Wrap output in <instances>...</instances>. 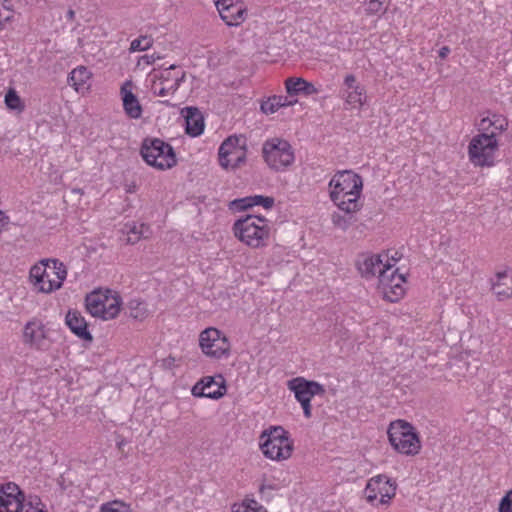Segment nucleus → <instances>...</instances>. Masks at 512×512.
Returning a JSON list of instances; mask_svg holds the SVG:
<instances>
[{
    "label": "nucleus",
    "mask_w": 512,
    "mask_h": 512,
    "mask_svg": "<svg viewBox=\"0 0 512 512\" xmlns=\"http://www.w3.org/2000/svg\"><path fill=\"white\" fill-rule=\"evenodd\" d=\"M46 260L42 261V265H35L30 270V278L33 284L39 289L43 282L44 273L46 271Z\"/></svg>",
    "instance_id": "2f4dec72"
},
{
    "label": "nucleus",
    "mask_w": 512,
    "mask_h": 512,
    "mask_svg": "<svg viewBox=\"0 0 512 512\" xmlns=\"http://www.w3.org/2000/svg\"><path fill=\"white\" fill-rule=\"evenodd\" d=\"M247 138L244 135L227 137L218 149V162L224 169H237L246 163Z\"/></svg>",
    "instance_id": "1a4fd4ad"
},
{
    "label": "nucleus",
    "mask_w": 512,
    "mask_h": 512,
    "mask_svg": "<svg viewBox=\"0 0 512 512\" xmlns=\"http://www.w3.org/2000/svg\"><path fill=\"white\" fill-rule=\"evenodd\" d=\"M450 53V48L448 46H443L439 50V57L441 59H445Z\"/></svg>",
    "instance_id": "a18cd8bd"
},
{
    "label": "nucleus",
    "mask_w": 512,
    "mask_h": 512,
    "mask_svg": "<svg viewBox=\"0 0 512 512\" xmlns=\"http://www.w3.org/2000/svg\"><path fill=\"white\" fill-rule=\"evenodd\" d=\"M234 512H267V510L255 500H245Z\"/></svg>",
    "instance_id": "72a5a7b5"
},
{
    "label": "nucleus",
    "mask_w": 512,
    "mask_h": 512,
    "mask_svg": "<svg viewBox=\"0 0 512 512\" xmlns=\"http://www.w3.org/2000/svg\"><path fill=\"white\" fill-rule=\"evenodd\" d=\"M131 316L133 318H142L145 315L146 309L142 302L133 300L130 302Z\"/></svg>",
    "instance_id": "58836bf2"
},
{
    "label": "nucleus",
    "mask_w": 512,
    "mask_h": 512,
    "mask_svg": "<svg viewBox=\"0 0 512 512\" xmlns=\"http://www.w3.org/2000/svg\"><path fill=\"white\" fill-rule=\"evenodd\" d=\"M364 7L368 15L385 13L387 10L386 0H364Z\"/></svg>",
    "instance_id": "c756f323"
},
{
    "label": "nucleus",
    "mask_w": 512,
    "mask_h": 512,
    "mask_svg": "<svg viewBox=\"0 0 512 512\" xmlns=\"http://www.w3.org/2000/svg\"><path fill=\"white\" fill-rule=\"evenodd\" d=\"M23 338L25 343L36 349L46 350L49 347L47 330L39 319L34 318L26 323Z\"/></svg>",
    "instance_id": "a211bd4d"
},
{
    "label": "nucleus",
    "mask_w": 512,
    "mask_h": 512,
    "mask_svg": "<svg viewBox=\"0 0 512 512\" xmlns=\"http://www.w3.org/2000/svg\"><path fill=\"white\" fill-rule=\"evenodd\" d=\"M140 153L148 165L158 170L170 169L177 164L173 147L159 138L144 139Z\"/></svg>",
    "instance_id": "0eeeda50"
},
{
    "label": "nucleus",
    "mask_w": 512,
    "mask_h": 512,
    "mask_svg": "<svg viewBox=\"0 0 512 512\" xmlns=\"http://www.w3.org/2000/svg\"><path fill=\"white\" fill-rule=\"evenodd\" d=\"M262 157L268 167L274 171H283L295 160L291 144L281 138L267 139L262 146Z\"/></svg>",
    "instance_id": "6e6552de"
},
{
    "label": "nucleus",
    "mask_w": 512,
    "mask_h": 512,
    "mask_svg": "<svg viewBox=\"0 0 512 512\" xmlns=\"http://www.w3.org/2000/svg\"><path fill=\"white\" fill-rule=\"evenodd\" d=\"M254 204L255 206L261 205L265 209H271L275 204V200L270 196L254 195Z\"/></svg>",
    "instance_id": "ea45409f"
},
{
    "label": "nucleus",
    "mask_w": 512,
    "mask_h": 512,
    "mask_svg": "<svg viewBox=\"0 0 512 512\" xmlns=\"http://www.w3.org/2000/svg\"><path fill=\"white\" fill-rule=\"evenodd\" d=\"M498 146V139L495 138V135H475L468 145V156L470 162L474 166L479 167L493 166Z\"/></svg>",
    "instance_id": "9d476101"
},
{
    "label": "nucleus",
    "mask_w": 512,
    "mask_h": 512,
    "mask_svg": "<svg viewBox=\"0 0 512 512\" xmlns=\"http://www.w3.org/2000/svg\"><path fill=\"white\" fill-rule=\"evenodd\" d=\"M492 290L499 300L512 297V275L506 271L498 272L492 280Z\"/></svg>",
    "instance_id": "bb28decb"
},
{
    "label": "nucleus",
    "mask_w": 512,
    "mask_h": 512,
    "mask_svg": "<svg viewBox=\"0 0 512 512\" xmlns=\"http://www.w3.org/2000/svg\"><path fill=\"white\" fill-rule=\"evenodd\" d=\"M215 6L228 26H239L246 19L247 10L238 0H215Z\"/></svg>",
    "instance_id": "f3484780"
},
{
    "label": "nucleus",
    "mask_w": 512,
    "mask_h": 512,
    "mask_svg": "<svg viewBox=\"0 0 512 512\" xmlns=\"http://www.w3.org/2000/svg\"><path fill=\"white\" fill-rule=\"evenodd\" d=\"M8 220V217L4 214L3 211L0 210V221Z\"/></svg>",
    "instance_id": "8fccbe9b"
},
{
    "label": "nucleus",
    "mask_w": 512,
    "mask_h": 512,
    "mask_svg": "<svg viewBox=\"0 0 512 512\" xmlns=\"http://www.w3.org/2000/svg\"><path fill=\"white\" fill-rule=\"evenodd\" d=\"M232 205L235 206L238 210H247L252 208L255 206L254 195L236 199L232 202Z\"/></svg>",
    "instance_id": "4c0bfd02"
},
{
    "label": "nucleus",
    "mask_w": 512,
    "mask_h": 512,
    "mask_svg": "<svg viewBox=\"0 0 512 512\" xmlns=\"http://www.w3.org/2000/svg\"><path fill=\"white\" fill-rule=\"evenodd\" d=\"M126 228L128 234L127 241L131 244L137 243L142 237H148L150 232L149 226L144 223L136 224L133 222L132 224H126Z\"/></svg>",
    "instance_id": "cd10ccee"
},
{
    "label": "nucleus",
    "mask_w": 512,
    "mask_h": 512,
    "mask_svg": "<svg viewBox=\"0 0 512 512\" xmlns=\"http://www.w3.org/2000/svg\"><path fill=\"white\" fill-rule=\"evenodd\" d=\"M479 134L495 135V138L508 128V120L498 113L488 112L487 116L481 118L476 124Z\"/></svg>",
    "instance_id": "412c9836"
},
{
    "label": "nucleus",
    "mask_w": 512,
    "mask_h": 512,
    "mask_svg": "<svg viewBox=\"0 0 512 512\" xmlns=\"http://www.w3.org/2000/svg\"><path fill=\"white\" fill-rule=\"evenodd\" d=\"M8 223V220L0 221V233L2 232L3 227Z\"/></svg>",
    "instance_id": "603ef678"
},
{
    "label": "nucleus",
    "mask_w": 512,
    "mask_h": 512,
    "mask_svg": "<svg viewBox=\"0 0 512 512\" xmlns=\"http://www.w3.org/2000/svg\"><path fill=\"white\" fill-rule=\"evenodd\" d=\"M0 512H47L37 496L25 500L23 492L15 483L0 488Z\"/></svg>",
    "instance_id": "423d86ee"
},
{
    "label": "nucleus",
    "mask_w": 512,
    "mask_h": 512,
    "mask_svg": "<svg viewBox=\"0 0 512 512\" xmlns=\"http://www.w3.org/2000/svg\"><path fill=\"white\" fill-rule=\"evenodd\" d=\"M271 439V440H291L288 432L282 426H273L268 430L262 432L260 440Z\"/></svg>",
    "instance_id": "c85d7f7f"
},
{
    "label": "nucleus",
    "mask_w": 512,
    "mask_h": 512,
    "mask_svg": "<svg viewBox=\"0 0 512 512\" xmlns=\"http://www.w3.org/2000/svg\"><path fill=\"white\" fill-rule=\"evenodd\" d=\"M174 358H167L163 360V364L165 367H171L174 363Z\"/></svg>",
    "instance_id": "de8ad7c7"
},
{
    "label": "nucleus",
    "mask_w": 512,
    "mask_h": 512,
    "mask_svg": "<svg viewBox=\"0 0 512 512\" xmlns=\"http://www.w3.org/2000/svg\"><path fill=\"white\" fill-rule=\"evenodd\" d=\"M65 322L69 329L80 339L92 341L93 337L88 331L87 322L81 313L77 310H69Z\"/></svg>",
    "instance_id": "5701e85b"
},
{
    "label": "nucleus",
    "mask_w": 512,
    "mask_h": 512,
    "mask_svg": "<svg viewBox=\"0 0 512 512\" xmlns=\"http://www.w3.org/2000/svg\"><path fill=\"white\" fill-rule=\"evenodd\" d=\"M159 59H161V56L156 53L143 56V60L149 65L154 64Z\"/></svg>",
    "instance_id": "c03bdc74"
},
{
    "label": "nucleus",
    "mask_w": 512,
    "mask_h": 512,
    "mask_svg": "<svg viewBox=\"0 0 512 512\" xmlns=\"http://www.w3.org/2000/svg\"><path fill=\"white\" fill-rule=\"evenodd\" d=\"M340 97L349 108L360 109L366 103V89L353 74H347L340 88Z\"/></svg>",
    "instance_id": "2eb2a0df"
},
{
    "label": "nucleus",
    "mask_w": 512,
    "mask_h": 512,
    "mask_svg": "<svg viewBox=\"0 0 512 512\" xmlns=\"http://www.w3.org/2000/svg\"><path fill=\"white\" fill-rule=\"evenodd\" d=\"M288 389L294 393L296 400L301 404L306 418L312 416L311 399L316 395H323L325 393L322 384L306 380L303 377L290 380L288 382Z\"/></svg>",
    "instance_id": "f8f14e48"
},
{
    "label": "nucleus",
    "mask_w": 512,
    "mask_h": 512,
    "mask_svg": "<svg viewBox=\"0 0 512 512\" xmlns=\"http://www.w3.org/2000/svg\"><path fill=\"white\" fill-rule=\"evenodd\" d=\"M220 382L215 381L211 376L204 377L197 382L191 392L195 397H206L210 399H219L226 393V386L222 376H219Z\"/></svg>",
    "instance_id": "aec40b11"
},
{
    "label": "nucleus",
    "mask_w": 512,
    "mask_h": 512,
    "mask_svg": "<svg viewBox=\"0 0 512 512\" xmlns=\"http://www.w3.org/2000/svg\"><path fill=\"white\" fill-rule=\"evenodd\" d=\"M5 104L9 109L19 110L23 109L21 98L18 96L15 90H9L5 95Z\"/></svg>",
    "instance_id": "f704fd0d"
},
{
    "label": "nucleus",
    "mask_w": 512,
    "mask_h": 512,
    "mask_svg": "<svg viewBox=\"0 0 512 512\" xmlns=\"http://www.w3.org/2000/svg\"><path fill=\"white\" fill-rule=\"evenodd\" d=\"M46 271L44 273L43 282L39 287V291L43 293H51L60 289L67 277V269L65 265L58 259L46 260Z\"/></svg>",
    "instance_id": "dca6fc26"
},
{
    "label": "nucleus",
    "mask_w": 512,
    "mask_h": 512,
    "mask_svg": "<svg viewBox=\"0 0 512 512\" xmlns=\"http://www.w3.org/2000/svg\"><path fill=\"white\" fill-rule=\"evenodd\" d=\"M352 214L353 213H346L345 215H341L340 213H334L332 215V222L336 227L346 230L352 223Z\"/></svg>",
    "instance_id": "473e14b6"
},
{
    "label": "nucleus",
    "mask_w": 512,
    "mask_h": 512,
    "mask_svg": "<svg viewBox=\"0 0 512 512\" xmlns=\"http://www.w3.org/2000/svg\"><path fill=\"white\" fill-rule=\"evenodd\" d=\"M152 43H153V41L151 38H149L147 36H140L139 38L134 39L131 42L130 51H132V52L145 51L152 46Z\"/></svg>",
    "instance_id": "c9c22d12"
},
{
    "label": "nucleus",
    "mask_w": 512,
    "mask_h": 512,
    "mask_svg": "<svg viewBox=\"0 0 512 512\" xmlns=\"http://www.w3.org/2000/svg\"><path fill=\"white\" fill-rule=\"evenodd\" d=\"M260 448L266 458L275 461L286 460L292 455L293 441L263 439Z\"/></svg>",
    "instance_id": "6ab92c4d"
},
{
    "label": "nucleus",
    "mask_w": 512,
    "mask_h": 512,
    "mask_svg": "<svg viewBox=\"0 0 512 512\" xmlns=\"http://www.w3.org/2000/svg\"><path fill=\"white\" fill-rule=\"evenodd\" d=\"M275 487L273 485H266L263 484L260 486L259 492L262 496V498L269 499L270 498V492L273 491Z\"/></svg>",
    "instance_id": "37998d69"
},
{
    "label": "nucleus",
    "mask_w": 512,
    "mask_h": 512,
    "mask_svg": "<svg viewBox=\"0 0 512 512\" xmlns=\"http://www.w3.org/2000/svg\"><path fill=\"white\" fill-rule=\"evenodd\" d=\"M281 108V104H278L276 100H274V96L267 98L266 100L261 102L260 110L266 114H273L277 112Z\"/></svg>",
    "instance_id": "e433bc0d"
},
{
    "label": "nucleus",
    "mask_w": 512,
    "mask_h": 512,
    "mask_svg": "<svg viewBox=\"0 0 512 512\" xmlns=\"http://www.w3.org/2000/svg\"><path fill=\"white\" fill-rule=\"evenodd\" d=\"M512 508V489L500 500L499 508Z\"/></svg>",
    "instance_id": "79ce46f5"
},
{
    "label": "nucleus",
    "mask_w": 512,
    "mask_h": 512,
    "mask_svg": "<svg viewBox=\"0 0 512 512\" xmlns=\"http://www.w3.org/2000/svg\"><path fill=\"white\" fill-rule=\"evenodd\" d=\"M363 188L360 175L350 170L338 171L329 182L331 201L345 213L361 209L359 198Z\"/></svg>",
    "instance_id": "f03ea898"
},
{
    "label": "nucleus",
    "mask_w": 512,
    "mask_h": 512,
    "mask_svg": "<svg viewBox=\"0 0 512 512\" xmlns=\"http://www.w3.org/2000/svg\"><path fill=\"white\" fill-rule=\"evenodd\" d=\"M66 18L69 20V21H73L74 18H75V11L73 9H69L66 13Z\"/></svg>",
    "instance_id": "49530a36"
},
{
    "label": "nucleus",
    "mask_w": 512,
    "mask_h": 512,
    "mask_svg": "<svg viewBox=\"0 0 512 512\" xmlns=\"http://www.w3.org/2000/svg\"><path fill=\"white\" fill-rule=\"evenodd\" d=\"M184 81L185 71L173 64L160 73L157 80L153 82L151 90L154 95L161 97L172 95Z\"/></svg>",
    "instance_id": "ddd939ff"
},
{
    "label": "nucleus",
    "mask_w": 512,
    "mask_h": 512,
    "mask_svg": "<svg viewBox=\"0 0 512 512\" xmlns=\"http://www.w3.org/2000/svg\"><path fill=\"white\" fill-rule=\"evenodd\" d=\"M122 305L120 295L110 289H95L85 297L87 312L102 320H111L118 316Z\"/></svg>",
    "instance_id": "20e7f679"
},
{
    "label": "nucleus",
    "mask_w": 512,
    "mask_h": 512,
    "mask_svg": "<svg viewBox=\"0 0 512 512\" xmlns=\"http://www.w3.org/2000/svg\"><path fill=\"white\" fill-rule=\"evenodd\" d=\"M100 512H132L130 506L122 501H111L101 505Z\"/></svg>",
    "instance_id": "7c9ffc66"
},
{
    "label": "nucleus",
    "mask_w": 512,
    "mask_h": 512,
    "mask_svg": "<svg viewBox=\"0 0 512 512\" xmlns=\"http://www.w3.org/2000/svg\"><path fill=\"white\" fill-rule=\"evenodd\" d=\"M364 492L369 503H373L380 495V503L388 504L395 496L396 485L386 475H377L368 481Z\"/></svg>",
    "instance_id": "4468645a"
},
{
    "label": "nucleus",
    "mask_w": 512,
    "mask_h": 512,
    "mask_svg": "<svg viewBox=\"0 0 512 512\" xmlns=\"http://www.w3.org/2000/svg\"><path fill=\"white\" fill-rule=\"evenodd\" d=\"M397 261L398 258H396V256H392L391 258L389 257V262L392 264V267L396 264Z\"/></svg>",
    "instance_id": "09e8293b"
},
{
    "label": "nucleus",
    "mask_w": 512,
    "mask_h": 512,
    "mask_svg": "<svg viewBox=\"0 0 512 512\" xmlns=\"http://www.w3.org/2000/svg\"><path fill=\"white\" fill-rule=\"evenodd\" d=\"M274 100L278 102V104H281V107H289L294 105L297 100L296 99H290L291 96H283V95H273Z\"/></svg>",
    "instance_id": "a19ab883"
},
{
    "label": "nucleus",
    "mask_w": 512,
    "mask_h": 512,
    "mask_svg": "<svg viewBox=\"0 0 512 512\" xmlns=\"http://www.w3.org/2000/svg\"><path fill=\"white\" fill-rule=\"evenodd\" d=\"M199 345L209 358L220 359L230 354V342L226 335L217 328H206L200 333Z\"/></svg>",
    "instance_id": "9b49d317"
},
{
    "label": "nucleus",
    "mask_w": 512,
    "mask_h": 512,
    "mask_svg": "<svg viewBox=\"0 0 512 512\" xmlns=\"http://www.w3.org/2000/svg\"><path fill=\"white\" fill-rule=\"evenodd\" d=\"M286 92L289 96H297L303 94L310 96L318 94L320 90L311 82L303 78L290 77L285 81Z\"/></svg>",
    "instance_id": "393cba45"
},
{
    "label": "nucleus",
    "mask_w": 512,
    "mask_h": 512,
    "mask_svg": "<svg viewBox=\"0 0 512 512\" xmlns=\"http://www.w3.org/2000/svg\"><path fill=\"white\" fill-rule=\"evenodd\" d=\"M498 511H499V512H512V508H507V507H505V508H499V509H498Z\"/></svg>",
    "instance_id": "3c124183"
},
{
    "label": "nucleus",
    "mask_w": 512,
    "mask_h": 512,
    "mask_svg": "<svg viewBox=\"0 0 512 512\" xmlns=\"http://www.w3.org/2000/svg\"><path fill=\"white\" fill-rule=\"evenodd\" d=\"M92 73L85 66L74 68L68 75V84L77 92L84 93L90 88Z\"/></svg>",
    "instance_id": "a878e982"
},
{
    "label": "nucleus",
    "mask_w": 512,
    "mask_h": 512,
    "mask_svg": "<svg viewBox=\"0 0 512 512\" xmlns=\"http://www.w3.org/2000/svg\"><path fill=\"white\" fill-rule=\"evenodd\" d=\"M133 83L127 80L121 86L120 94L125 114L131 119H139L142 116L143 108L132 91Z\"/></svg>",
    "instance_id": "4be33fe9"
},
{
    "label": "nucleus",
    "mask_w": 512,
    "mask_h": 512,
    "mask_svg": "<svg viewBox=\"0 0 512 512\" xmlns=\"http://www.w3.org/2000/svg\"><path fill=\"white\" fill-rule=\"evenodd\" d=\"M232 230L240 242L252 249L266 247L271 235L269 221L264 216L253 214L236 220Z\"/></svg>",
    "instance_id": "7ed1b4c3"
},
{
    "label": "nucleus",
    "mask_w": 512,
    "mask_h": 512,
    "mask_svg": "<svg viewBox=\"0 0 512 512\" xmlns=\"http://www.w3.org/2000/svg\"><path fill=\"white\" fill-rule=\"evenodd\" d=\"M388 439L391 446L400 454L415 456L420 452L421 441L415 428L404 420H396L390 423Z\"/></svg>",
    "instance_id": "39448f33"
},
{
    "label": "nucleus",
    "mask_w": 512,
    "mask_h": 512,
    "mask_svg": "<svg viewBox=\"0 0 512 512\" xmlns=\"http://www.w3.org/2000/svg\"><path fill=\"white\" fill-rule=\"evenodd\" d=\"M183 112L186 133L192 137L200 136L204 131V118L200 110L196 107H186Z\"/></svg>",
    "instance_id": "b1692460"
},
{
    "label": "nucleus",
    "mask_w": 512,
    "mask_h": 512,
    "mask_svg": "<svg viewBox=\"0 0 512 512\" xmlns=\"http://www.w3.org/2000/svg\"><path fill=\"white\" fill-rule=\"evenodd\" d=\"M357 268L367 279L378 275L383 294L390 302H396L404 295L403 284L406 279L403 275L397 274L396 270H391L392 264L389 262L388 254L363 255L357 261Z\"/></svg>",
    "instance_id": "f257e3e1"
}]
</instances>
